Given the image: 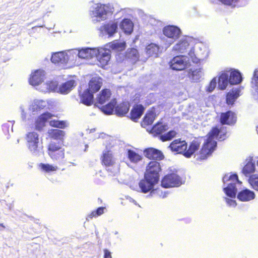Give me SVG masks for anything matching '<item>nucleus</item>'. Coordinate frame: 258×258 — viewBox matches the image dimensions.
I'll use <instances>...</instances> for the list:
<instances>
[{
  "label": "nucleus",
  "instance_id": "nucleus-1",
  "mask_svg": "<svg viewBox=\"0 0 258 258\" xmlns=\"http://www.w3.org/2000/svg\"><path fill=\"white\" fill-rule=\"evenodd\" d=\"M222 133V131H220L217 127L212 128L211 131L209 133L207 139H204L205 142L201 150L199 153L195 154V158L196 160L206 159L212 154L217 146V142L214 139L218 138L219 134H221L219 139L222 140H224V138L222 137L223 135Z\"/></svg>",
  "mask_w": 258,
  "mask_h": 258
},
{
  "label": "nucleus",
  "instance_id": "nucleus-2",
  "mask_svg": "<svg viewBox=\"0 0 258 258\" xmlns=\"http://www.w3.org/2000/svg\"><path fill=\"white\" fill-rule=\"evenodd\" d=\"M110 5L94 4L90 9L89 15L92 22L95 24L106 20L113 13Z\"/></svg>",
  "mask_w": 258,
  "mask_h": 258
},
{
  "label": "nucleus",
  "instance_id": "nucleus-3",
  "mask_svg": "<svg viewBox=\"0 0 258 258\" xmlns=\"http://www.w3.org/2000/svg\"><path fill=\"white\" fill-rule=\"evenodd\" d=\"M102 84L101 78L98 77L92 78L89 83V89L85 90L80 96L81 102L87 106L91 105L93 102V93L100 89Z\"/></svg>",
  "mask_w": 258,
  "mask_h": 258
},
{
  "label": "nucleus",
  "instance_id": "nucleus-4",
  "mask_svg": "<svg viewBox=\"0 0 258 258\" xmlns=\"http://www.w3.org/2000/svg\"><path fill=\"white\" fill-rule=\"evenodd\" d=\"M195 40L190 37H185L181 39L173 47V50L178 53H184L187 52L188 49L189 56L194 61V57L196 56L195 54V48H201V45H203L201 43H197L195 47L193 45L195 43Z\"/></svg>",
  "mask_w": 258,
  "mask_h": 258
},
{
  "label": "nucleus",
  "instance_id": "nucleus-5",
  "mask_svg": "<svg viewBox=\"0 0 258 258\" xmlns=\"http://www.w3.org/2000/svg\"><path fill=\"white\" fill-rule=\"evenodd\" d=\"M223 191L229 197L235 198L237 192V185L240 184L241 182L238 180L236 174H225L223 177Z\"/></svg>",
  "mask_w": 258,
  "mask_h": 258
},
{
  "label": "nucleus",
  "instance_id": "nucleus-6",
  "mask_svg": "<svg viewBox=\"0 0 258 258\" xmlns=\"http://www.w3.org/2000/svg\"><path fill=\"white\" fill-rule=\"evenodd\" d=\"M157 181L152 178H148L147 175L145 174L144 179L141 180L139 183V186L143 193H147L150 191V195L157 194L160 197L165 198L166 194H163V192L160 191L159 189H154V185L158 182Z\"/></svg>",
  "mask_w": 258,
  "mask_h": 258
},
{
  "label": "nucleus",
  "instance_id": "nucleus-7",
  "mask_svg": "<svg viewBox=\"0 0 258 258\" xmlns=\"http://www.w3.org/2000/svg\"><path fill=\"white\" fill-rule=\"evenodd\" d=\"M71 50L54 52L52 54L51 61L57 66L64 68L69 62H73L74 58Z\"/></svg>",
  "mask_w": 258,
  "mask_h": 258
},
{
  "label": "nucleus",
  "instance_id": "nucleus-8",
  "mask_svg": "<svg viewBox=\"0 0 258 258\" xmlns=\"http://www.w3.org/2000/svg\"><path fill=\"white\" fill-rule=\"evenodd\" d=\"M26 140L30 152L33 155H38L41 151L38 134L34 132L28 133L26 135Z\"/></svg>",
  "mask_w": 258,
  "mask_h": 258
},
{
  "label": "nucleus",
  "instance_id": "nucleus-9",
  "mask_svg": "<svg viewBox=\"0 0 258 258\" xmlns=\"http://www.w3.org/2000/svg\"><path fill=\"white\" fill-rule=\"evenodd\" d=\"M169 65L172 70L182 71L189 66V58L183 55L176 56L170 60Z\"/></svg>",
  "mask_w": 258,
  "mask_h": 258
},
{
  "label": "nucleus",
  "instance_id": "nucleus-10",
  "mask_svg": "<svg viewBox=\"0 0 258 258\" xmlns=\"http://www.w3.org/2000/svg\"><path fill=\"white\" fill-rule=\"evenodd\" d=\"M71 52L72 53V54L74 61L75 58L77 57L83 59H91L94 58L98 53V49L96 48H84L81 50L72 49Z\"/></svg>",
  "mask_w": 258,
  "mask_h": 258
},
{
  "label": "nucleus",
  "instance_id": "nucleus-11",
  "mask_svg": "<svg viewBox=\"0 0 258 258\" xmlns=\"http://www.w3.org/2000/svg\"><path fill=\"white\" fill-rule=\"evenodd\" d=\"M181 184V177L174 173L165 175L161 181V185L165 188L179 186Z\"/></svg>",
  "mask_w": 258,
  "mask_h": 258
},
{
  "label": "nucleus",
  "instance_id": "nucleus-12",
  "mask_svg": "<svg viewBox=\"0 0 258 258\" xmlns=\"http://www.w3.org/2000/svg\"><path fill=\"white\" fill-rule=\"evenodd\" d=\"M164 35L170 40L168 44H172L181 35V31L179 28L174 25H168L163 28Z\"/></svg>",
  "mask_w": 258,
  "mask_h": 258
},
{
  "label": "nucleus",
  "instance_id": "nucleus-13",
  "mask_svg": "<svg viewBox=\"0 0 258 258\" xmlns=\"http://www.w3.org/2000/svg\"><path fill=\"white\" fill-rule=\"evenodd\" d=\"M161 168L160 163L156 161H152L149 162L146 167L145 173L148 178H152L157 181L159 180V172Z\"/></svg>",
  "mask_w": 258,
  "mask_h": 258
},
{
  "label": "nucleus",
  "instance_id": "nucleus-14",
  "mask_svg": "<svg viewBox=\"0 0 258 258\" xmlns=\"http://www.w3.org/2000/svg\"><path fill=\"white\" fill-rule=\"evenodd\" d=\"M171 151L178 154L184 153L187 148V143L185 141H181L180 139H176L171 143L168 146Z\"/></svg>",
  "mask_w": 258,
  "mask_h": 258
},
{
  "label": "nucleus",
  "instance_id": "nucleus-15",
  "mask_svg": "<svg viewBox=\"0 0 258 258\" xmlns=\"http://www.w3.org/2000/svg\"><path fill=\"white\" fill-rule=\"evenodd\" d=\"M45 72L42 70H37L32 73L29 83L32 86H37L41 84L45 78Z\"/></svg>",
  "mask_w": 258,
  "mask_h": 258
},
{
  "label": "nucleus",
  "instance_id": "nucleus-16",
  "mask_svg": "<svg viewBox=\"0 0 258 258\" xmlns=\"http://www.w3.org/2000/svg\"><path fill=\"white\" fill-rule=\"evenodd\" d=\"M98 53L95 57L99 61L100 65L103 67L106 65L110 59V50L107 48H97Z\"/></svg>",
  "mask_w": 258,
  "mask_h": 258
},
{
  "label": "nucleus",
  "instance_id": "nucleus-17",
  "mask_svg": "<svg viewBox=\"0 0 258 258\" xmlns=\"http://www.w3.org/2000/svg\"><path fill=\"white\" fill-rule=\"evenodd\" d=\"M117 22L110 21L101 27L100 30L103 34L108 35L109 37H111L117 32Z\"/></svg>",
  "mask_w": 258,
  "mask_h": 258
},
{
  "label": "nucleus",
  "instance_id": "nucleus-18",
  "mask_svg": "<svg viewBox=\"0 0 258 258\" xmlns=\"http://www.w3.org/2000/svg\"><path fill=\"white\" fill-rule=\"evenodd\" d=\"M203 138L193 140L190 144L188 149L185 150L183 155L186 158H189L199 149Z\"/></svg>",
  "mask_w": 258,
  "mask_h": 258
},
{
  "label": "nucleus",
  "instance_id": "nucleus-19",
  "mask_svg": "<svg viewBox=\"0 0 258 258\" xmlns=\"http://www.w3.org/2000/svg\"><path fill=\"white\" fill-rule=\"evenodd\" d=\"M220 120L223 124L232 125L236 121V116L232 111H228L221 113Z\"/></svg>",
  "mask_w": 258,
  "mask_h": 258
},
{
  "label": "nucleus",
  "instance_id": "nucleus-20",
  "mask_svg": "<svg viewBox=\"0 0 258 258\" xmlns=\"http://www.w3.org/2000/svg\"><path fill=\"white\" fill-rule=\"evenodd\" d=\"M226 71L228 73V78L230 84L236 85L241 82L242 80V76L238 70L230 69Z\"/></svg>",
  "mask_w": 258,
  "mask_h": 258
},
{
  "label": "nucleus",
  "instance_id": "nucleus-21",
  "mask_svg": "<svg viewBox=\"0 0 258 258\" xmlns=\"http://www.w3.org/2000/svg\"><path fill=\"white\" fill-rule=\"evenodd\" d=\"M144 153L147 158L150 159H152L160 160L164 157L162 153L160 151L153 148L145 149L144 151Z\"/></svg>",
  "mask_w": 258,
  "mask_h": 258
},
{
  "label": "nucleus",
  "instance_id": "nucleus-22",
  "mask_svg": "<svg viewBox=\"0 0 258 258\" xmlns=\"http://www.w3.org/2000/svg\"><path fill=\"white\" fill-rule=\"evenodd\" d=\"M237 199L242 202H248L253 200L255 195L254 192L248 189H244L240 191L237 194Z\"/></svg>",
  "mask_w": 258,
  "mask_h": 258
},
{
  "label": "nucleus",
  "instance_id": "nucleus-23",
  "mask_svg": "<svg viewBox=\"0 0 258 258\" xmlns=\"http://www.w3.org/2000/svg\"><path fill=\"white\" fill-rule=\"evenodd\" d=\"M52 115L48 112L41 114L35 121V127L38 131H41L45 125L47 121L51 118Z\"/></svg>",
  "mask_w": 258,
  "mask_h": 258
},
{
  "label": "nucleus",
  "instance_id": "nucleus-24",
  "mask_svg": "<svg viewBox=\"0 0 258 258\" xmlns=\"http://www.w3.org/2000/svg\"><path fill=\"white\" fill-rule=\"evenodd\" d=\"M102 161L106 166H112L115 164V159L114 158L111 151L105 150L103 152Z\"/></svg>",
  "mask_w": 258,
  "mask_h": 258
},
{
  "label": "nucleus",
  "instance_id": "nucleus-25",
  "mask_svg": "<svg viewBox=\"0 0 258 258\" xmlns=\"http://www.w3.org/2000/svg\"><path fill=\"white\" fill-rule=\"evenodd\" d=\"M222 4L231 8L241 7L245 6L247 0H218Z\"/></svg>",
  "mask_w": 258,
  "mask_h": 258
},
{
  "label": "nucleus",
  "instance_id": "nucleus-26",
  "mask_svg": "<svg viewBox=\"0 0 258 258\" xmlns=\"http://www.w3.org/2000/svg\"><path fill=\"white\" fill-rule=\"evenodd\" d=\"M47 105V102L43 100H34L29 107V110L33 114H35L38 110L43 109Z\"/></svg>",
  "mask_w": 258,
  "mask_h": 258
},
{
  "label": "nucleus",
  "instance_id": "nucleus-27",
  "mask_svg": "<svg viewBox=\"0 0 258 258\" xmlns=\"http://www.w3.org/2000/svg\"><path fill=\"white\" fill-rule=\"evenodd\" d=\"M240 90L239 88H233L226 95V103L229 105H232L235 100L240 96Z\"/></svg>",
  "mask_w": 258,
  "mask_h": 258
},
{
  "label": "nucleus",
  "instance_id": "nucleus-28",
  "mask_svg": "<svg viewBox=\"0 0 258 258\" xmlns=\"http://www.w3.org/2000/svg\"><path fill=\"white\" fill-rule=\"evenodd\" d=\"M246 162L242 169V173L246 176H248L255 171V164L253 162L252 157H249L245 160Z\"/></svg>",
  "mask_w": 258,
  "mask_h": 258
},
{
  "label": "nucleus",
  "instance_id": "nucleus-29",
  "mask_svg": "<svg viewBox=\"0 0 258 258\" xmlns=\"http://www.w3.org/2000/svg\"><path fill=\"white\" fill-rule=\"evenodd\" d=\"M75 81L71 80L62 84L59 87V91L61 94L69 93L72 89L76 86Z\"/></svg>",
  "mask_w": 258,
  "mask_h": 258
},
{
  "label": "nucleus",
  "instance_id": "nucleus-30",
  "mask_svg": "<svg viewBox=\"0 0 258 258\" xmlns=\"http://www.w3.org/2000/svg\"><path fill=\"white\" fill-rule=\"evenodd\" d=\"M120 29L126 34H130L133 31L134 24L128 19H124L120 24Z\"/></svg>",
  "mask_w": 258,
  "mask_h": 258
},
{
  "label": "nucleus",
  "instance_id": "nucleus-31",
  "mask_svg": "<svg viewBox=\"0 0 258 258\" xmlns=\"http://www.w3.org/2000/svg\"><path fill=\"white\" fill-rule=\"evenodd\" d=\"M57 88V83L56 81H48L43 84L39 88L40 91L47 92L55 91Z\"/></svg>",
  "mask_w": 258,
  "mask_h": 258
},
{
  "label": "nucleus",
  "instance_id": "nucleus-32",
  "mask_svg": "<svg viewBox=\"0 0 258 258\" xmlns=\"http://www.w3.org/2000/svg\"><path fill=\"white\" fill-rule=\"evenodd\" d=\"M48 133L50 138L61 142H63V138L66 135L63 131L57 129L49 130Z\"/></svg>",
  "mask_w": 258,
  "mask_h": 258
},
{
  "label": "nucleus",
  "instance_id": "nucleus-33",
  "mask_svg": "<svg viewBox=\"0 0 258 258\" xmlns=\"http://www.w3.org/2000/svg\"><path fill=\"white\" fill-rule=\"evenodd\" d=\"M189 78L194 82H198L204 76L203 69L199 68L192 71L190 70L188 72Z\"/></svg>",
  "mask_w": 258,
  "mask_h": 258
},
{
  "label": "nucleus",
  "instance_id": "nucleus-34",
  "mask_svg": "<svg viewBox=\"0 0 258 258\" xmlns=\"http://www.w3.org/2000/svg\"><path fill=\"white\" fill-rule=\"evenodd\" d=\"M229 83L228 73L225 71L221 73L219 77L218 87L220 90H224Z\"/></svg>",
  "mask_w": 258,
  "mask_h": 258
},
{
  "label": "nucleus",
  "instance_id": "nucleus-35",
  "mask_svg": "<svg viewBox=\"0 0 258 258\" xmlns=\"http://www.w3.org/2000/svg\"><path fill=\"white\" fill-rule=\"evenodd\" d=\"M253 89V95L255 100L258 101V69L255 70L251 81Z\"/></svg>",
  "mask_w": 258,
  "mask_h": 258
},
{
  "label": "nucleus",
  "instance_id": "nucleus-36",
  "mask_svg": "<svg viewBox=\"0 0 258 258\" xmlns=\"http://www.w3.org/2000/svg\"><path fill=\"white\" fill-rule=\"evenodd\" d=\"M160 52V48L155 43H151L146 47V53L149 56L157 57Z\"/></svg>",
  "mask_w": 258,
  "mask_h": 258
},
{
  "label": "nucleus",
  "instance_id": "nucleus-37",
  "mask_svg": "<svg viewBox=\"0 0 258 258\" xmlns=\"http://www.w3.org/2000/svg\"><path fill=\"white\" fill-rule=\"evenodd\" d=\"M144 108L142 105H138L131 110V119L136 121L139 119L143 113Z\"/></svg>",
  "mask_w": 258,
  "mask_h": 258
},
{
  "label": "nucleus",
  "instance_id": "nucleus-38",
  "mask_svg": "<svg viewBox=\"0 0 258 258\" xmlns=\"http://www.w3.org/2000/svg\"><path fill=\"white\" fill-rule=\"evenodd\" d=\"M109 48L115 52L121 51L125 48V43L124 42H120L114 41L109 44Z\"/></svg>",
  "mask_w": 258,
  "mask_h": 258
},
{
  "label": "nucleus",
  "instance_id": "nucleus-39",
  "mask_svg": "<svg viewBox=\"0 0 258 258\" xmlns=\"http://www.w3.org/2000/svg\"><path fill=\"white\" fill-rule=\"evenodd\" d=\"M128 103L124 102L117 105L115 108V111L118 116H123L128 112Z\"/></svg>",
  "mask_w": 258,
  "mask_h": 258
},
{
  "label": "nucleus",
  "instance_id": "nucleus-40",
  "mask_svg": "<svg viewBox=\"0 0 258 258\" xmlns=\"http://www.w3.org/2000/svg\"><path fill=\"white\" fill-rule=\"evenodd\" d=\"M110 95L111 93L109 89H104L100 93L97 97V102L100 104H103L106 100L109 99Z\"/></svg>",
  "mask_w": 258,
  "mask_h": 258
},
{
  "label": "nucleus",
  "instance_id": "nucleus-41",
  "mask_svg": "<svg viewBox=\"0 0 258 258\" xmlns=\"http://www.w3.org/2000/svg\"><path fill=\"white\" fill-rule=\"evenodd\" d=\"M168 130V126L166 124H162L160 122L156 123L152 128V132L157 135H162V134Z\"/></svg>",
  "mask_w": 258,
  "mask_h": 258
},
{
  "label": "nucleus",
  "instance_id": "nucleus-42",
  "mask_svg": "<svg viewBox=\"0 0 258 258\" xmlns=\"http://www.w3.org/2000/svg\"><path fill=\"white\" fill-rule=\"evenodd\" d=\"M58 150H64L62 148L61 144L59 143H56L54 141H51L49 143L48 147V154L50 155L55 152L57 151Z\"/></svg>",
  "mask_w": 258,
  "mask_h": 258
},
{
  "label": "nucleus",
  "instance_id": "nucleus-43",
  "mask_svg": "<svg viewBox=\"0 0 258 258\" xmlns=\"http://www.w3.org/2000/svg\"><path fill=\"white\" fill-rule=\"evenodd\" d=\"M116 102L115 100H111L109 103L105 106H103L101 108V110L105 114H111L112 113L114 106L116 105Z\"/></svg>",
  "mask_w": 258,
  "mask_h": 258
},
{
  "label": "nucleus",
  "instance_id": "nucleus-44",
  "mask_svg": "<svg viewBox=\"0 0 258 258\" xmlns=\"http://www.w3.org/2000/svg\"><path fill=\"white\" fill-rule=\"evenodd\" d=\"M127 157L131 162L136 163L141 161L142 157L141 155L132 150H127Z\"/></svg>",
  "mask_w": 258,
  "mask_h": 258
},
{
  "label": "nucleus",
  "instance_id": "nucleus-45",
  "mask_svg": "<svg viewBox=\"0 0 258 258\" xmlns=\"http://www.w3.org/2000/svg\"><path fill=\"white\" fill-rule=\"evenodd\" d=\"M49 156L53 161L60 162L64 158V150H58Z\"/></svg>",
  "mask_w": 258,
  "mask_h": 258
},
{
  "label": "nucleus",
  "instance_id": "nucleus-46",
  "mask_svg": "<svg viewBox=\"0 0 258 258\" xmlns=\"http://www.w3.org/2000/svg\"><path fill=\"white\" fill-rule=\"evenodd\" d=\"M49 124L51 126L62 129L65 128L69 125V123L66 121L55 119L50 120Z\"/></svg>",
  "mask_w": 258,
  "mask_h": 258
},
{
  "label": "nucleus",
  "instance_id": "nucleus-47",
  "mask_svg": "<svg viewBox=\"0 0 258 258\" xmlns=\"http://www.w3.org/2000/svg\"><path fill=\"white\" fill-rule=\"evenodd\" d=\"M105 210V207H99L96 210L92 211L89 215H88L86 220L88 221V218L92 219L93 217H97L98 216H101L103 213H104V211Z\"/></svg>",
  "mask_w": 258,
  "mask_h": 258
},
{
  "label": "nucleus",
  "instance_id": "nucleus-48",
  "mask_svg": "<svg viewBox=\"0 0 258 258\" xmlns=\"http://www.w3.org/2000/svg\"><path fill=\"white\" fill-rule=\"evenodd\" d=\"M126 56L133 61H136L139 59L138 51L135 48H131L130 50H127Z\"/></svg>",
  "mask_w": 258,
  "mask_h": 258
},
{
  "label": "nucleus",
  "instance_id": "nucleus-49",
  "mask_svg": "<svg viewBox=\"0 0 258 258\" xmlns=\"http://www.w3.org/2000/svg\"><path fill=\"white\" fill-rule=\"evenodd\" d=\"M155 113L153 111L147 113L144 118L143 123L145 125L151 124L155 119Z\"/></svg>",
  "mask_w": 258,
  "mask_h": 258
},
{
  "label": "nucleus",
  "instance_id": "nucleus-50",
  "mask_svg": "<svg viewBox=\"0 0 258 258\" xmlns=\"http://www.w3.org/2000/svg\"><path fill=\"white\" fill-rule=\"evenodd\" d=\"M176 135V133L174 131H170L168 133H165L163 135H161L159 137L160 139L162 142H165L167 141L171 140L172 139H173L174 137H175Z\"/></svg>",
  "mask_w": 258,
  "mask_h": 258
},
{
  "label": "nucleus",
  "instance_id": "nucleus-51",
  "mask_svg": "<svg viewBox=\"0 0 258 258\" xmlns=\"http://www.w3.org/2000/svg\"><path fill=\"white\" fill-rule=\"evenodd\" d=\"M39 167L43 171L46 172L55 171L58 168L57 166L44 163H40Z\"/></svg>",
  "mask_w": 258,
  "mask_h": 258
},
{
  "label": "nucleus",
  "instance_id": "nucleus-52",
  "mask_svg": "<svg viewBox=\"0 0 258 258\" xmlns=\"http://www.w3.org/2000/svg\"><path fill=\"white\" fill-rule=\"evenodd\" d=\"M248 181L254 190L258 191V175L253 174L251 175Z\"/></svg>",
  "mask_w": 258,
  "mask_h": 258
},
{
  "label": "nucleus",
  "instance_id": "nucleus-53",
  "mask_svg": "<svg viewBox=\"0 0 258 258\" xmlns=\"http://www.w3.org/2000/svg\"><path fill=\"white\" fill-rule=\"evenodd\" d=\"M217 84L216 78H213L209 85L206 87V90L208 92H212L215 88Z\"/></svg>",
  "mask_w": 258,
  "mask_h": 258
},
{
  "label": "nucleus",
  "instance_id": "nucleus-54",
  "mask_svg": "<svg viewBox=\"0 0 258 258\" xmlns=\"http://www.w3.org/2000/svg\"><path fill=\"white\" fill-rule=\"evenodd\" d=\"M224 199L225 200L226 203L229 206L235 207L237 205L236 202L235 200L230 199L226 197H224Z\"/></svg>",
  "mask_w": 258,
  "mask_h": 258
},
{
  "label": "nucleus",
  "instance_id": "nucleus-55",
  "mask_svg": "<svg viewBox=\"0 0 258 258\" xmlns=\"http://www.w3.org/2000/svg\"><path fill=\"white\" fill-rule=\"evenodd\" d=\"M104 258H112L111 253L108 249L104 250Z\"/></svg>",
  "mask_w": 258,
  "mask_h": 258
},
{
  "label": "nucleus",
  "instance_id": "nucleus-56",
  "mask_svg": "<svg viewBox=\"0 0 258 258\" xmlns=\"http://www.w3.org/2000/svg\"><path fill=\"white\" fill-rule=\"evenodd\" d=\"M20 109H21V111L22 118L23 120H25L26 119L27 116H26V113L25 112L24 108L22 106H21L20 107Z\"/></svg>",
  "mask_w": 258,
  "mask_h": 258
},
{
  "label": "nucleus",
  "instance_id": "nucleus-57",
  "mask_svg": "<svg viewBox=\"0 0 258 258\" xmlns=\"http://www.w3.org/2000/svg\"><path fill=\"white\" fill-rule=\"evenodd\" d=\"M149 22L152 25H156L158 23H159V22L156 21L154 18H151L149 19Z\"/></svg>",
  "mask_w": 258,
  "mask_h": 258
},
{
  "label": "nucleus",
  "instance_id": "nucleus-58",
  "mask_svg": "<svg viewBox=\"0 0 258 258\" xmlns=\"http://www.w3.org/2000/svg\"><path fill=\"white\" fill-rule=\"evenodd\" d=\"M125 198H126V200H128V201L130 202L133 203H134L136 205H137L136 201L135 200H134L133 198L130 197V196H126Z\"/></svg>",
  "mask_w": 258,
  "mask_h": 258
},
{
  "label": "nucleus",
  "instance_id": "nucleus-59",
  "mask_svg": "<svg viewBox=\"0 0 258 258\" xmlns=\"http://www.w3.org/2000/svg\"><path fill=\"white\" fill-rule=\"evenodd\" d=\"M7 206L9 208L10 210H12L14 208V204L13 203H10V204H7Z\"/></svg>",
  "mask_w": 258,
  "mask_h": 258
},
{
  "label": "nucleus",
  "instance_id": "nucleus-60",
  "mask_svg": "<svg viewBox=\"0 0 258 258\" xmlns=\"http://www.w3.org/2000/svg\"><path fill=\"white\" fill-rule=\"evenodd\" d=\"M4 228H5V226L3 225V224L0 223V230H2Z\"/></svg>",
  "mask_w": 258,
  "mask_h": 258
},
{
  "label": "nucleus",
  "instance_id": "nucleus-61",
  "mask_svg": "<svg viewBox=\"0 0 258 258\" xmlns=\"http://www.w3.org/2000/svg\"><path fill=\"white\" fill-rule=\"evenodd\" d=\"M19 141H20V140H19V139H18V140H17V143H19Z\"/></svg>",
  "mask_w": 258,
  "mask_h": 258
},
{
  "label": "nucleus",
  "instance_id": "nucleus-62",
  "mask_svg": "<svg viewBox=\"0 0 258 258\" xmlns=\"http://www.w3.org/2000/svg\"><path fill=\"white\" fill-rule=\"evenodd\" d=\"M118 234V232L116 231V232H115V234Z\"/></svg>",
  "mask_w": 258,
  "mask_h": 258
},
{
  "label": "nucleus",
  "instance_id": "nucleus-63",
  "mask_svg": "<svg viewBox=\"0 0 258 258\" xmlns=\"http://www.w3.org/2000/svg\"><path fill=\"white\" fill-rule=\"evenodd\" d=\"M256 164H257V167H258V161H257V163H256Z\"/></svg>",
  "mask_w": 258,
  "mask_h": 258
}]
</instances>
